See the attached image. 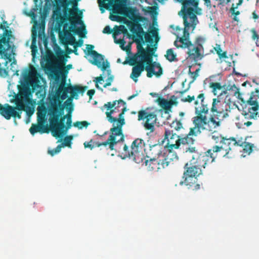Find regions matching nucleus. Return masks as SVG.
Wrapping results in <instances>:
<instances>
[{
  "label": "nucleus",
  "mask_w": 259,
  "mask_h": 259,
  "mask_svg": "<svg viewBox=\"0 0 259 259\" xmlns=\"http://www.w3.org/2000/svg\"><path fill=\"white\" fill-rule=\"evenodd\" d=\"M221 104L218 98H207L203 93L198 95L194 103L196 116L192 118L195 126L190 128L189 135L197 136L202 131L215 132L221 124V120H217L215 118L218 119L222 114L223 117L228 116L227 113L220 109Z\"/></svg>",
  "instance_id": "f257e3e1"
},
{
  "label": "nucleus",
  "mask_w": 259,
  "mask_h": 259,
  "mask_svg": "<svg viewBox=\"0 0 259 259\" xmlns=\"http://www.w3.org/2000/svg\"><path fill=\"white\" fill-rule=\"evenodd\" d=\"M137 52L130 57L127 62L130 65L133 66L130 77L137 82L138 78L144 70L147 71V76L149 78L153 75L158 77L160 76L163 73L160 64L153 62L155 50L149 47L145 49L140 44H137Z\"/></svg>",
  "instance_id": "f03ea898"
},
{
  "label": "nucleus",
  "mask_w": 259,
  "mask_h": 259,
  "mask_svg": "<svg viewBox=\"0 0 259 259\" xmlns=\"http://www.w3.org/2000/svg\"><path fill=\"white\" fill-rule=\"evenodd\" d=\"M180 1L183 5V19L185 27L183 30V35L182 36L180 37L177 35L176 39L174 42V45L177 48H180V46H184L185 43L188 44V42H191L190 40L189 29L191 26L193 27V29H194L198 22L197 17L194 13V9L190 6H193L197 8L198 6V1L180 0Z\"/></svg>",
  "instance_id": "7ed1b4c3"
},
{
  "label": "nucleus",
  "mask_w": 259,
  "mask_h": 259,
  "mask_svg": "<svg viewBox=\"0 0 259 259\" xmlns=\"http://www.w3.org/2000/svg\"><path fill=\"white\" fill-rule=\"evenodd\" d=\"M9 24L6 21H3L0 25V29L4 30L3 34H0V55L5 58L11 61V55L15 50V46L11 39H15L11 30H8Z\"/></svg>",
  "instance_id": "20e7f679"
},
{
  "label": "nucleus",
  "mask_w": 259,
  "mask_h": 259,
  "mask_svg": "<svg viewBox=\"0 0 259 259\" xmlns=\"http://www.w3.org/2000/svg\"><path fill=\"white\" fill-rule=\"evenodd\" d=\"M144 146V140L137 138L133 142L130 148L126 145H124L122 154L124 158H131L137 163H142L145 157L143 153Z\"/></svg>",
  "instance_id": "39448f33"
},
{
  "label": "nucleus",
  "mask_w": 259,
  "mask_h": 259,
  "mask_svg": "<svg viewBox=\"0 0 259 259\" xmlns=\"http://www.w3.org/2000/svg\"><path fill=\"white\" fill-rule=\"evenodd\" d=\"M175 157V154L172 152H168V155L152 157L149 160L144 158L142 163H145L149 170L158 171L167 167Z\"/></svg>",
  "instance_id": "423d86ee"
},
{
  "label": "nucleus",
  "mask_w": 259,
  "mask_h": 259,
  "mask_svg": "<svg viewBox=\"0 0 259 259\" xmlns=\"http://www.w3.org/2000/svg\"><path fill=\"white\" fill-rule=\"evenodd\" d=\"M205 39L200 36L196 38L194 42H188L184 46H180V48L187 49V54L190 59H193L195 62L201 60L203 57V44Z\"/></svg>",
  "instance_id": "0eeeda50"
},
{
  "label": "nucleus",
  "mask_w": 259,
  "mask_h": 259,
  "mask_svg": "<svg viewBox=\"0 0 259 259\" xmlns=\"http://www.w3.org/2000/svg\"><path fill=\"white\" fill-rule=\"evenodd\" d=\"M185 170L184 172L185 178L184 183L190 187L194 186L195 189L199 188V185L197 184V177L202 174V169L193 164L191 161L187 163L184 166Z\"/></svg>",
  "instance_id": "6e6552de"
},
{
  "label": "nucleus",
  "mask_w": 259,
  "mask_h": 259,
  "mask_svg": "<svg viewBox=\"0 0 259 259\" xmlns=\"http://www.w3.org/2000/svg\"><path fill=\"white\" fill-rule=\"evenodd\" d=\"M238 146H242V145H240L239 143L236 141L235 138H225L220 145L213 146L211 149L208 150V153H212V152L213 153L222 152L224 156L231 158L232 153L230 152L233 147Z\"/></svg>",
  "instance_id": "1a4fd4ad"
},
{
  "label": "nucleus",
  "mask_w": 259,
  "mask_h": 259,
  "mask_svg": "<svg viewBox=\"0 0 259 259\" xmlns=\"http://www.w3.org/2000/svg\"><path fill=\"white\" fill-rule=\"evenodd\" d=\"M65 84L66 83L65 81L61 82L57 90V94L58 95L62 94L61 98L62 100H64L67 97V94L68 93H70L71 97L68 98L67 101L64 103L66 106H68L70 104L67 103V101H69L71 102L72 98H75V97L77 95L78 93L83 94L87 89L86 87L79 85L72 86L70 84L68 87H66Z\"/></svg>",
  "instance_id": "9d476101"
},
{
  "label": "nucleus",
  "mask_w": 259,
  "mask_h": 259,
  "mask_svg": "<svg viewBox=\"0 0 259 259\" xmlns=\"http://www.w3.org/2000/svg\"><path fill=\"white\" fill-rule=\"evenodd\" d=\"M111 134L107 141L102 142L95 143V146L99 147L101 146L106 147L109 146V148L111 150L114 149V146L120 142L124 141V135L122 133V130H120L118 127H113L110 129Z\"/></svg>",
  "instance_id": "9b49d317"
},
{
  "label": "nucleus",
  "mask_w": 259,
  "mask_h": 259,
  "mask_svg": "<svg viewBox=\"0 0 259 259\" xmlns=\"http://www.w3.org/2000/svg\"><path fill=\"white\" fill-rule=\"evenodd\" d=\"M138 120H143V126L146 130L153 133L157 121V115L155 112L142 110L138 112Z\"/></svg>",
  "instance_id": "f8f14e48"
},
{
  "label": "nucleus",
  "mask_w": 259,
  "mask_h": 259,
  "mask_svg": "<svg viewBox=\"0 0 259 259\" xmlns=\"http://www.w3.org/2000/svg\"><path fill=\"white\" fill-rule=\"evenodd\" d=\"M56 117L57 116H52L50 117V131L53 137L61 138L62 137L63 130L65 127L64 120L66 118H67V115L63 116L62 115L60 117H58L56 121L54 120Z\"/></svg>",
  "instance_id": "ddd939ff"
},
{
  "label": "nucleus",
  "mask_w": 259,
  "mask_h": 259,
  "mask_svg": "<svg viewBox=\"0 0 259 259\" xmlns=\"http://www.w3.org/2000/svg\"><path fill=\"white\" fill-rule=\"evenodd\" d=\"M216 156L217 155H214L213 152L212 153H208L207 151L203 153H196L193 155L191 161L193 162V164L202 169V168H204L207 163H212Z\"/></svg>",
  "instance_id": "4468645a"
},
{
  "label": "nucleus",
  "mask_w": 259,
  "mask_h": 259,
  "mask_svg": "<svg viewBox=\"0 0 259 259\" xmlns=\"http://www.w3.org/2000/svg\"><path fill=\"white\" fill-rule=\"evenodd\" d=\"M178 135L174 133V131L170 129H165L164 132V141H166V146L164 147L165 150L168 152H172L174 149L179 148V144L177 143Z\"/></svg>",
  "instance_id": "2eb2a0df"
},
{
  "label": "nucleus",
  "mask_w": 259,
  "mask_h": 259,
  "mask_svg": "<svg viewBox=\"0 0 259 259\" xmlns=\"http://www.w3.org/2000/svg\"><path fill=\"white\" fill-rule=\"evenodd\" d=\"M130 31L135 34L138 39L144 42V36L145 40L147 42L151 43L153 42V38L150 33L145 32L142 26V25L139 23L136 22L133 23L130 27Z\"/></svg>",
  "instance_id": "dca6fc26"
},
{
  "label": "nucleus",
  "mask_w": 259,
  "mask_h": 259,
  "mask_svg": "<svg viewBox=\"0 0 259 259\" xmlns=\"http://www.w3.org/2000/svg\"><path fill=\"white\" fill-rule=\"evenodd\" d=\"M115 13L118 14H122L128 17L131 19L135 21L132 23L130 27L132 25L133 23L138 22V21H140L142 20V17H137L135 15V10L134 9L131 8H127L126 6L123 4H117L116 5L115 8Z\"/></svg>",
  "instance_id": "f3484780"
},
{
  "label": "nucleus",
  "mask_w": 259,
  "mask_h": 259,
  "mask_svg": "<svg viewBox=\"0 0 259 259\" xmlns=\"http://www.w3.org/2000/svg\"><path fill=\"white\" fill-rule=\"evenodd\" d=\"M115 108L110 109V111L106 112V115L109 122L113 123V127H118L120 130H122V126L125 124V120L123 114L126 111L125 106L122 109V112L119 114L118 118L114 117L112 114L115 112Z\"/></svg>",
  "instance_id": "a211bd4d"
},
{
  "label": "nucleus",
  "mask_w": 259,
  "mask_h": 259,
  "mask_svg": "<svg viewBox=\"0 0 259 259\" xmlns=\"http://www.w3.org/2000/svg\"><path fill=\"white\" fill-rule=\"evenodd\" d=\"M94 46L92 45H87V49L88 50V54L93 56L94 61L92 63L99 68H101L102 71H104L107 67L109 66V64L106 65L103 61L104 57L102 55L99 54L96 51L93 50Z\"/></svg>",
  "instance_id": "6ab92c4d"
},
{
  "label": "nucleus",
  "mask_w": 259,
  "mask_h": 259,
  "mask_svg": "<svg viewBox=\"0 0 259 259\" xmlns=\"http://www.w3.org/2000/svg\"><path fill=\"white\" fill-rule=\"evenodd\" d=\"M64 106L61 104V102H59L58 104L55 102L52 103L51 106L49 110V114L50 116H57L54 120L56 121L58 117H60L64 114Z\"/></svg>",
  "instance_id": "aec40b11"
},
{
  "label": "nucleus",
  "mask_w": 259,
  "mask_h": 259,
  "mask_svg": "<svg viewBox=\"0 0 259 259\" xmlns=\"http://www.w3.org/2000/svg\"><path fill=\"white\" fill-rule=\"evenodd\" d=\"M148 154L153 157H158L160 155H168V151L165 150L162 144H156L150 146Z\"/></svg>",
  "instance_id": "412c9836"
},
{
  "label": "nucleus",
  "mask_w": 259,
  "mask_h": 259,
  "mask_svg": "<svg viewBox=\"0 0 259 259\" xmlns=\"http://www.w3.org/2000/svg\"><path fill=\"white\" fill-rule=\"evenodd\" d=\"M0 114L7 120L10 119L12 117L16 118V113L13 110V106L8 104L4 105L0 104Z\"/></svg>",
  "instance_id": "4be33fe9"
},
{
  "label": "nucleus",
  "mask_w": 259,
  "mask_h": 259,
  "mask_svg": "<svg viewBox=\"0 0 259 259\" xmlns=\"http://www.w3.org/2000/svg\"><path fill=\"white\" fill-rule=\"evenodd\" d=\"M247 104L251 107L248 109V113L245 114L246 118H255L257 115L256 111L258 109V105L257 102L255 100H253L252 98L251 97L247 102Z\"/></svg>",
  "instance_id": "5701e85b"
},
{
  "label": "nucleus",
  "mask_w": 259,
  "mask_h": 259,
  "mask_svg": "<svg viewBox=\"0 0 259 259\" xmlns=\"http://www.w3.org/2000/svg\"><path fill=\"white\" fill-rule=\"evenodd\" d=\"M16 106H13L14 112L16 113V116L18 119L21 118V114L23 110H24V104L18 95L15 96Z\"/></svg>",
  "instance_id": "b1692460"
},
{
  "label": "nucleus",
  "mask_w": 259,
  "mask_h": 259,
  "mask_svg": "<svg viewBox=\"0 0 259 259\" xmlns=\"http://www.w3.org/2000/svg\"><path fill=\"white\" fill-rule=\"evenodd\" d=\"M29 131L32 135H34L37 133H39L40 134L49 133L50 128V126H42L37 123H33Z\"/></svg>",
  "instance_id": "393cba45"
},
{
  "label": "nucleus",
  "mask_w": 259,
  "mask_h": 259,
  "mask_svg": "<svg viewBox=\"0 0 259 259\" xmlns=\"http://www.w3.org/2000/svg\"><path fill=\"white\" fill-rule=\"evenodd\" d=\"M193 135H190L189 133L187 135L186 137L184 138H180V136L178 135V140L177 143L179 144V147L180 146L181 144L185 145V144H193L194 142V140L191 136Z\"/></svg>",
  "instance_id": "a878e982"
},
{
  "label": "nucleus",
  "mask_w": 259,
  "mask_h": 259,
  "mask_svg": "<svg viewBox=\"0 0 259 259\" xmlns=\"http://www.w3.org/2000/svg\"><path fill=\"white\" fill-rule=\"evenodd\" d=\"M116 102H118V104H121L123 106L126 105V103L123 100L120 99L119 100L114 101L112 103L110 102H107L106 104H104V107H105L107 110H109L115 107Z\"/></svg>",
  "instance_id": "bb28decb"
},
{
  "label": "nucleus",
  "mask_w": 259,
  "mask_h": 259,
  "mask_svg": "<svg viewBox=\"0 0 259 259\" xmlns=\"http://www.w3.org/2000/svg\"><path fill=\"white\" fill-rule=\"evenodd\" d=\"M59 69V66L57 64L50 63L47 64L45 67V70L50 72L52 74H55Z\"/></svg>",
  "instance_id": "cd10ccee"
},
{
  "label": "nucleus",
  "mask_w": 259,
  "mask_h": 259,
  "mask_svg": "<svg viewBox=\"0 0 259 259\" xmlns=\"http://www.w3.org/2000/svg\"><path fill=\"white\" fill-rule=\"evenodd\" d=\"M165 57L166 59L170 62L177 61L176 54L174 53L172 49H169L167 50Z\"/></svg>",
  "instance_id": "c85d7f7f"
},
{
  "label": "nucleus",
  "mask_w": 259,
  "mask_h": 259,
  "mask_svg": "<svg viewBox=\"0 0 259 259\" xmlns=\"http://www.w3.org/2000/svg\"><path fill=\"white\" fill-rule=\"evenodd\" d=\"M170 126L171 130L178 131L183 128V124L180 120L176 119L170 124Z\"/></svg>",
  "instance_id": "c756f323"
},
{
  "label": "nucleus",
  "mask_w": 259,
  "mask_h": 259,
  "mask_svg": "<svg viewBox=\"0 0 259 259\" xmlns=\"http://www.w3.org/2000/svg\"><path fill=\"white\" fill-rule=\"evenodd\" d=\"M37 124L42 126H48L46 123L47 119L45 114L38 113L37 115Z\"/></svg>",
  "instance_id": "7c9ffc66"
},
{
  "label": "nucleus",
  "mask_w": 259,
  "mask_h": 259,
  "mask_svg": "<svg viewBox=\"0 0 259 259\" xmlns=\"http://www.w3.org/2000/svg\"><path fill=\"white\" fill-rule=\"evenodd\" d=\"M214 50L217 52L220 58H227V52L222 53V50L219 45H217L216 47L214 48Z\"/></svg>",
  "instance_id": "2f4dec72"
},
{
  "label": "nucleus",
  "mask_w": 259,
  "mask_h": 259,
  "mask_svg": "<svg viewBox=\"0 0 259 259\" xmlns=\"http://www.w3.org/2000/svg\"><path fill=\"white\" fill-rule=\"evenodd\" d=\"M241 145H242L241 146L243 147V151L245 153L250 154L252 152L253 144L244 142V143H242Z\"/></svg>",
  "instance_id": "473e14b6"
},
{
  "label": "nucleus",
  "mask_w": 259,
  "mask_h": 259,
  "mask_svg": "<svg viewBox=\"0 0 259 259\" xmlns=\"http://www.w3.org/2000/svg\"><path fill=\"white\" fill-rule=\"evenodd\" d=\"M73 139V136L72 135L66 136L64 139V142L61 144L62 147L67 146L70 148L72 144L71 141Z\"/></svg>",
  "instance_id": "72a5a7b5"
},
{
  "label": "nucleus",
  "mask_w": 259,
  "mask_h": 259,
  "mask_svg": "<svg viewBox=\"0 0 259 259\" xmlns=\"http://www.w3.org/2000/svg\"><path fill=\"white\" fill-rule=\"evenodd\" d=\"M72 120H71V115L69 113L67 114V126H65V128L63 130L62 137L65 135L69 128L71 126Z\"/></svg>",
  "instance_id": "f704fd0d"
},
{
  "label": "nucleus",
  "mask_w": 259,
  "mask_h": 259,
  "mask_svg": "<svg viewBox=\"0 0 259 259\" xmlns=\"http://www.w3.org/2000/svg\"><path fill=\"white\" fill-rule=\"evenodd\" d=\"M237 8H238L235 7V5L233 4L232 5L231 8L230 9V12L231 13L232 15H234L233 19L235 21H238V18L237 17V16L240 14V11L235 10V9Z\"/></svg>",
  "instance_id": "c9c22d12"
},
{
  "label": "nucleus",
  "mask_w": 259,
  "mask_h": 259,
  "mask_svg": "<svg viewBox=\"0 0 259 259\" xmlns=\"http://www.w3.org/2000/svg\"><path fill=\"white\" fill-rule=\"evenodd\" d=\"M90 123L87 121H76L73 123V125L78 129H82L83 127H87Z\"/></svg>",
  "instance_id": "e433bc0d"
},
{
  "label": "nucleus",
  "mask_w": 259,
  "mask_h": 259,
  "mask_svg": "<svg viewBox=\"0 0 259 259\" xmlns=\"http://www.w3.org/2000/svg\"><path fill=\"white\" fill-rule=\"evenodd\" d=\"M191 67H190L189 71H188V73L190 75L191 78H192L191 82H193L194 80H195V79L198 76V72H199L200 69H197L195 71L192 72L191 70Z\"/></svg>",
  "instance_id": "4c0bfd02"
},
{
  "label": "nucleus",
  "mask_w": 259,
  "mask_h": 259,
  "mask_svg": "<svg viewBox=\"0 0 259 259\" xmlns=\"http://www.w3.org/2000/svg\"><path fill=\"white\" fill-rule=\"evenodd\" d=\"M209 87L212 89L214 93L217 90H221L222 89V86L219 82H210L209 84Z\"/></svg>",
  "instance_id": "58836bf2"
},
{
  "label": "nucleus",
  "mask_w": 259,
  "mask_h": 259,
  "mask_svg": "<svg viewBox=\"0 0 259 259\" xmlns=\"http://www.w3.org/2000/svg\"><path fill=\"white\" fill-rule=\"evenodd\" d=\"M198 95L196 96L197 97ZM196 98L194 96H190L188 95L186 97L183 98L181 99V101L183 102H188V103H191L192 101L195 102L196 100ZM195 102H194V103Z\"/></svg>",
  "instance_id": "ea45409f"
},
{
  "label": "nucleus",
  "mask_w": 259,
  "mask_h": 259,
  "mask_svg": "<svg viewBox=\"0 0 259 259\" xmlns=\"http://www.w3.org/2000/svg\"><path fill=\"white\" fill-rule=\"evenodd\" d=\"M225 137H223L221 135H212V139L213 140L215 144H217L218 145H220L221 142L223 141Z\"/></svg>",
  "instance_id": "a19ab883"
},
{
  "label": "nucleus",
  "mask_w": 259,
  "mask_h": 259,
  "mask_svg": "<svg viewBox=\"0 0 259 259\" xmlns=\"http://www.w3.org/2000/svg\"><path fill=\"white\" fill-rule=\"evenodd\" d=\"M62 148L61 145H59L57 146V147L52 150H49L48 151V153L50 154L51 156H54L56 154L59 153L61 151Z\"/></svg>",
  "instance_id": "79ce46f5"
},
{
  "label": "nucleus",
  "mask_w": 259,
  "mask_h": 259,
  "mask_svg": "<svg viewBox=\"0 0 259 259\" xmlns=\"http://www.w3.org/2000/svg\"><path fill=\"white\" fill-rule=\"evenodd\" d=\"M250 31L252 33V39L253 40H258V39H259V35L257 34L255 29L254 28H252Z\"/></svg>",
  "instance_id": "37998d69"
},
{
  "label": "nucleus",
  "mask_w": 259,
  "mask_h": 259,
  "mask_svg": "<svg viewBox=\"0 0 259 259\" xmlns=\"http://www.w3.org/2000/svg\"><path fill=\"white\" fill-rule=\"evenodd\" d=\"M115 42L117 44L120 45V47L123 50H125V48H124V46L125 44L126 43L125 41L124 40L123 38L122 39H119L118 40H115Z\"/></svg>",
  "instance_id": "c03bdc74"
},
{
  "label": "nucleus",
  "mask_w": 259,
  "mask_h": 259,
  "mask_svg": "<svg viewBox=\"0 0 259 259\" xmlns=\"http://www.w3.org/2000/svg\"><path fill=\"white\" fill-rule=\"evenodd\" d=\"M165 103L164 105L163 108L165 111L170 110L172 106L173 105V103L171 102V101H165Z\"/></svg>",
  "instance_id": "a18cd8bd"
},
{
  "label": "nucleus",
  "mask_w": 259,
  "mask_h": 259,
  "mask_svg": "<svg viewBox=\"0 0 259 259\" xmlns=\"http://www.w3.org/2000/svg\"><path fill=\"white\" fill-rule=\"evenodd\" d=\"M113 78H114V76L112 75L109 76V77L107 80V82L104 84V85H103V87L105 88L108 86H110L111 84V82H112V81L113 80Z\"/></svg>",
  "instance_id": "49530a36"
},
{
  "label": "nucleus",
  "mask_w": 259,
  "mask_h": 259,
  "mask_svg": "<svg viewBox=\"0 0 259 259\" xmlns=\"http://www.w3.org/2000/svg\"><path fill=\"white\" fill-rule=\"evenodd\" d=\"M75 39L74 37L72 35H70V36L68 38L67 40V44L70 45H75Z\"/></svg>",
  "instance_id": "de8ad7c7"
},
{
  "label": "nucleus",
  "mask_w": 259,
  "mask_h": 259,
  "mask_svg": "<svg viewBox=\"0 0 259 259\" xmlns=\"http://www.w3.org/2000/svg\"><path fill=\"white\" fill-rule=\"evenodd\" d=\"M92 142V140L90 141V142H84L83 145L85 148H90L91 150L93 149L95 146V143H94V145H92L91 143Z\"/></svg>",
  "instance_id": "09e8293b"
},
{
  "label": "nucleus",
  "mask_w": 259,
  "mask_h": 259,
  "mask_svg": "<svg viewBox=\"0 0 259 259\" xmlns=\"http://www.w3.org/2000/svg\"><path fill=\"white\" fill-rule=\"evenodd\" d=\"M168 100L164 99V98H159L158 99H157V101L159 103V104L161 106V107H163L164 105L165 104V101H167Z\"/></svg>",
  "instance_id": "8fccbe9b"
},
{
  "label": "nucleus",
  "mask_w": 259,
  "mask_h": 259,
  "mask_svg": "<svg viewBox=\"0 0 259 259\" xmlns=\"http://www.w3.org/2000/svg\"><path fill=\"white\" fill-rule=\"evenodd\" d=\"M168 100L164 99V98H159L158 99H157V101L159 103V104L161 106V107H163L164 105L165 104V101H167Z\"/></svg>",
  "instance_id": "3c124183"
},
{
  "label": "nucleus",
  "mask_w": 259,
  "mask_h": 259,
  "mask_svg": "<svg viewBox=\"0 0 259 259\" xmlns=\"http://www.w3.org/2000/svg\"><path fill=\"white\" fill-rule=\"evenodd\" d=\"M96 87L98 89H101L99 86V84H98V82H100L101 81H103V77L101 75L99 77H97L96 78Z\"/></svg>",
  "instance_id": "603ef678"
},
{
  "label": "nucleus",
  "mask_w": 259,
  "mask_h": 259,
  "mask_svg": "<svg viewBox=\"0 0 259 259\" xmlns=\"http://www.w3.org/2000/svg\"><path fill=\"white\" fill-rule=\"evenodd\" d=\"M77 49L76 48V46H74V50H72L70 49H69V48H67V52L69 53V54H70V53H74L75 55H78V53H77Z\"/></svg>",
  "instance_id": "864d4df0"
},
{
  "label": "nucleus",
  "mask_w": 259,
  "mask_h": 259,
  "mask_svg": "<svg viewBox=\"0 0 259 259\" xmlns=\"http://www.w3.org/2000/svg\"><path fill=\"white\" fill-rule=\"evenodd\" d=\"M186 152H189L190 153H194L195 155L196 153H198L196 152V148L195 147H188L186 148Z\"/></svg>",
  "instance_id": "5fc2aeb1"
},
{
  "label": "nucleus",
  "mask_w": 259,
  "mask_h": 259,
  "mask_svg": "<svg viewBox=\"0 0 259 259\" xmlns=\"http://www.w3.org/2000/svg\"><path fill=\"white\" fill-rule=\"evenodd\" d=\"M168 101H171V102L173 103V105H177L178 104V102L177 101V98L174 95L171 96Z\"/></svg>",
  "instance_id": "6e6d98bb"
},
{
  "label": "nucleus",
  "mask_w": 259,
  "mask_h": 259,
  "mask_svg": "<svg viewBox=\"0 0 259 259\" xmlns=\"http://www.w3.org/2000/svg\"><path fill=\"white\" fill-rule=\"evenodd\" d=\"M7 75L8 71L6 70V69L3 68L1 67V63H0V75Z\"/></svg>",
  "instance_id": "4d7b16f0"
},
{
  "label": "nucleus",
  "mask_w": 259,
  "mask_h": 259,
  "mask_svg": "<svg viewBox=\"0 0 259 259\" xmlns=\"http://www.w3.org/2000/svg\"><path fill=\"white\" fill-rule=\"evenodd\" d=\"M103 32L104 33L110 34L112 32V30L109 26H106L103 29Z\"/></svg>",
  "instance_id": "13d9d810"
},
{
  "label": "nucleus",
  "mask_w": 259,
  "mask_h": 259,
  "mask_svg": "<svg viewBox=\"0 0 259 259\" xmlns=\"http://www.w3.org/2000/svg\"><path fill=\"white\" fill-rule=\"evenodd\" d=\"M95 92L94 90H90L88 91L87 95L90 97V98H91L94 95Z\"/></svg>",
  "instance_id": "bf43d9fd"
},
{
  "label": "nucleus",
  "mask_w": 259,
  "mask_h": 259,
  "mask_svg": "<svg viewBox=\"0 0 259 259\" xmlns=\"http://www.w3.org/2000/svg\"><path fill=\"white\" fill-rule=\"evenodd\" d=\"M72 65L71 64H69V65H67L65 68H66V69H63V72L64 73H68V70L71 68H72Z\"/></svg>",
  "instance_id": "052dcab7"
},
{
  "label": "nucleus",
  "mask_w": 259,
  "mask_h": 259,
  "mask_svg": "<svg viewBox=\"0 0 259 259\" xmlns=\"http://www.w3.org/2000/svg\"><path fill=\"white\" fill-rule=\"evenodd\" d=\"M83 44V40L82 39H79L78 41H75V45L76 47H81Z\"/></svg>",
  "instance_id": "680f3d73"
},
{
  "label": "nucleus",
  "mask_w": 259,
  "mask_h": 259,
  "mask_svg": "<svg viewBox=\"0 0 259 259\" xmlns=\"http://www.w3.org/2000/svg\"><path fill=\"white\" fill-rule=\"evenodd\" d=\"M205 2V5L209 8H211L210 0H203Z\"/></svg>",
  "instance_id": "e2e57ef3"
},
{
  "label": "nucleus",
  "mask_w": 259,
  "mask_h": 259,
  "mask_svg": "<svg viewBox=\"0 0 259 259\" xmlns=\"http://www.w3.org/2000/svg\"><path fill=\"white\" fill-rule=\"evenodd\" d=\"M120 27L121 28V29H119V31H121L123 33H127V31L124 26H120Z\"/></svg>",
  "instance_id": "0e129e2a"
},
{
  "label": "nucleus",
  "mask_w": 259,
  "mask_h": 259,
  "mask_svg": "<svg viewBox=\"0 0 259 259\" xmlns=\"http://www.w3.org/2000/svg\"><path fill=\"white\" fill-rule=\"evenodd\" d=\"M258 15L256 13L255 11H254L253 13H252V18L254 19H257L258 18Z\"/></svg>",
  "instance_id": "69168bd1"
},
{
  "label": "nucleus",
  "mask_w": 259,
  "mask_h": 259,
  "mask_svg": "<svg viewBox=\"0 0 259 259\" xmlns=\"http://www.w3.org/2000/svg\"><path fill=\"white\" fill-rule=\"evenodd\" d=\"M243 2V0H239L238 2L236 4V5L235 6L236 8H238L240 6H241Z\"/></svg>",
  "instance_id": "338daca9"
},
{
  "label": "nucleus",
  "mask_w": 259,
  "mask_h": 259,
  "mask_svg": "<svg viewBox=\"0 0 259 259\" xmlns=\"http://www.w3.org/2000/svg\"><path fill=\"white\" fill-rule=\"evenodd\" d=\"M36 74V71L35 70L34 68H33V70H32L30 72V76L35 75Z\"/></svg>",
  "instance_id": "774afa93"
}]
</instances>
